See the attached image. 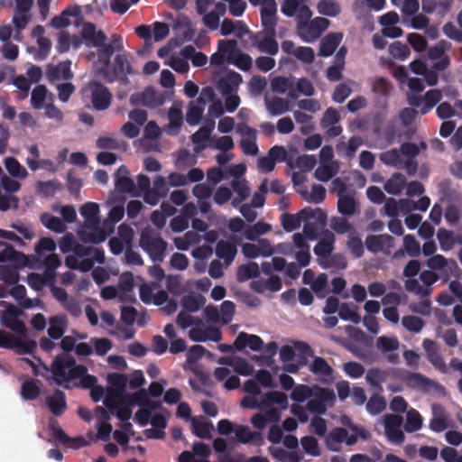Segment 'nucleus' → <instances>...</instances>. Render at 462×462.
I'll use <instances>...</instances> for the list:
<instances>
[{"label":"nucleus","mask_w":462,"mask_h":462,"mask_svg":"<svg viewBox=\"0 0 462 462\" xmlns=\"http://www.w3.org/2000/svg\"><path fill=\"white\" fill-rule=\"evenodd\" d=\"M328 20L322 17L302 22L298 26V34L302 41L312 42L328 27Z\"/></svg>","instance_id":"obj_12"},{"label":"nucleus","mask_w":462,"mask_h":462,"mask_svg":"<svg viewBox=\"0 0 462 462\" xmlns=\"http://www.w3.org/2000/svg\"><path fill=\"white\" fill-rule=\"evenodd\" d=\"M51 375L59 385L66 388L76 380H79L82 386H91L97 383L95 376L87 374L85 366L76 365L75 360L68 355H61L55 359L51 365Z\"/></svg>","instance_id":"obj_3"},{"label":"nucleus","mask_w":462,"mask_h":462,"mask_svg":"<svg viewBox=\"0 0 462 462\" xmlns=\"http://www.w3.org/2000/svg\"><path fill=\"white\" fill-rule=\"evenodd\" d=\"M220 33L223 36L234 34L239 39H244L246 35L250 34L247 26L241 21H233L230 19H224L220 24Z\"/></svg>","instance_id":"obj_39"},{"label":"nucleus","mask_w":462,"mask_h":462,"mask_svg":"<svg viewBox=\"0 0 462 462\" xmlns=\"http://www.w3.org/2000/svg\"><path fill=\"white\" fill-rule=\"evenodd\" d=\"M418 112L412 107H406L400 111L398 116L394 119V125L398 128L397 134L409 135L412 133L411 126L415 120Z\"/></svg>","instance_id":"obj_32"},{"label":"nucleus","mask_w":462,"mask_h":462,"mask_svg":"<svg viewBox=\"0 0 462 462\" xmlns=\"http://www.w3.org/2000/svg\"><path fill=\"white\" fill-rule=\"evenodd\" d=\"M313 217V211L311 208H304L297 214H283L282 216V225L286 232H292L299 228L302 223L308 218Z\"/></svg>","instance_id":"obj_35"},{"label":"nucleus","mask_w":462,"mask_h":462,"mask_svg":"<svg viewBox=\"0 0 462 462\" xmlns=\"http://www.w3.org/2000/svg\"><path fill=\"white\" fill-rule=\"evenodd\" d=\"M134 404L141 406V409L135 414V420L142 426H144L151 420L152 413L150 411L159 407L161 402L152 401L148 397L146 390L142 389L132 393V397L129 400V408L131 409V406Z\"/></svg>","instance_id":"obj_9"},{"label":"nucleus","mask_w":462,"mask_h":462,"mask_svg":"<svg viewBox=\"0 0 462 462\" xmlns=\"http://www.w3.org/2000/svg\"><path fill=\"white\" fill-rule=\"evenodd\" d=\"M115 188L119 192L128 193L133 197L138 196L134 191V183L130 177V172L125 166L119 167L116 171Z\"/></svg>","instance_id":"obj_37"},{"label":"nucleus","mask_w":462,"mask_h":462,"mask_svg":"<svg viewBox=\"0 0 462 462\" xmlns=\"http://www.w3.org/2000/svg\"><path fill=\"white\" fill-rule=\"evenodd\" d=\"M156 289L155 284H148L143 281L139 283V294L141 300L145 303H153L155 305H162L168 300V294L164 291H158L154 293Z\"/></svg>","instance_id":"obj_31"},{"label":"nucleus","mask_w":462,"mask_h":462,"mask_svg":"<svg viewBox=\"0 0 462 462\" xmlns=\"http://www.w3.org/2000/svg\"><path fill=\"white\" fill-rule=\"evenodd\" d=\"M427 266L433 272H439L445 278L456 274L457 265L452 259H447L441 254H435L427 261Z\"/></svg>","instance_id":"obj_21"},{"label":"nucleus","mask_w":462,"mask_h":462,"mask_svg":"<svg viewBox=\"0 0 462 462\" xmlns=\"http://www.w3.org/2000/svg\"><path fill=\"white\" fill-rule=\"evenodd\" d=\"M302 280L305 284L310 285L311 287V289L316 292V294L319 297L324 298L328 293L327 274L319 273V275L316 276L311 270H306L303 273Z\"/></svg>","instance_id":"obj_33"},{"label":"nucleus","mask_w":462,"mask_h":462,"mask_svg":"<svg viewBox=\"0 0 462 462\" xmlns=\"http://www.w3.org/2000/svg\"><path fill=\"white\" fill-rule=\"evenodd\" d=\"M442 99V92L440 89H430L427 91L423 97H420L414 95L408 96V102L413 107L420 108L422 115L430 111L433 106Z\"/></svg>","instance_id":"obj_16"},{"label":"nucleus","mask_w":462,"mask_h":462,"mask_svg":"<svg viewBox=\"0 0 462 462\" xmlns=\"http://www.w3.org/2000/svg\"><path fill=\"white\" fill-rule=\"evenodd\" d=\"M122 47V38L113 35L110 42L100 50V57L95 62V68L107 80L123 79L131 72L130 63L124 55H117L113 64L109 61L112 53Z\"/></svg>","instance_id":"obj_2"},{"label":"nucleus","mask_w":462,"mask_h":462,"mask_svg":"<svg viewBox=\"0 0 462 462\" xmlns=\"http://www.w3.org/2000/svg\"><path fill=\"white\" fill-rule=\"evenodd\" d=\"M226 8L224 3H217L212 12L204 14L203 23L211 30L217 29L219 26L218 14H224L226 13Z\"/></svg>","instance_id":"obj_58"},{"label":"nucleus","mask_w":462,"mask_h":462,"mask_svg":"<svg viewBox=\"0 0 462 462\" xmlns=\"http://www.w3.org/2000/svg\"><path fill=\"white\" fill-rule=\"evenodd\" d=\"M400 22L399 14L396 12L391 11L383 14L379 18V23L382 26V33L387 38H398L403 33L402 28L397 24Z\"/></svg>","instance_id":"obj_24"},{"label":"nucleus","mask_w":462,"mask_h":462,"mask_svg":"<svg viewBox=\"0 0 462 462\" xmlns=\"http://www.w3.org/2000/svg\"><path fill=\"white\" fill-rule=\"evenodd\" d=\"M358 437L366 439L369 437V433L363 428L356 425L351 426V433L346 429L335 428L326 437L325 442L329 450L337 452L341 449L343 442L352 446L357 441Z\"/></svg>","instance_id":"obj_7"},{"label":"nucleus","mask_w":462,"mask_h":462,"mask_svg":"<svg viewBox=\"0 0 462 462\" xmlns=\"http://www.w3.org/2000/svg\"><path fill=\"white\" fill-rule=\"evenodd\" d=\"M60 250L67 254L70 251L74 254H69L65 259V264L69 269L79 270L81 272H88L92 269L93 262L91 259H81L88 254L89 249L86 246L79 245L74 236L70 233L63 236L59 241Z\"/></svg>","instance_id":"obj_6"},{"label":"nucleus","mask_w":462,"mask_h":462,"mask_svg":"<svg viewBox=\"0 0 462 462\" xmlns=\"http://www.w3.org/2000/svg\"><path fill=\"white\" fill-rule=\"evenodd\" d=\"M265 105L267 111L272 116H278L283 114L291 109L290 102L282 97H266Z\"/></svg>","instance_id":"obj_59"},{"label":"nucleus","mask_w":462,"mask_h":462,"mask_svg":"<svg viewBox=\"0 0 462 462\" xmlns=\"http://www.w3.org/2000/svg\"><path fill=\"white\" fill-rule=\"evenodd\" d=\"M411 71L417 75H421L430 86L438 83V75L435 71L430 70L425 63L421 60H414L410 64Z\"/></svg>","instance_id":"obj_56"},{"label":"nucleus","mask_w":462,"mask_h":462,"mask_svg":"<svg viewBox=\"0 0 462 462\" xmlns=\"http://www.w3.org/2000/svg\"><path fill=\"white\" fill-rule=\"evenodd\" d=\"M0 347L14 349L19 355L29 354V341H23L14 334L0 329Z\"/></svg>","instance_id":"obj_30"},{"label":"nucleus","mask_w":462,"mask_h":462,"mask_svg":"<svg viewBox=\"0 0 462 462\" xmlns=\"http://www.w3.org/2000/svg\"><path fill=\"white\" fill-rule=\"evenodd\" d=\"M236 132L241 135L240 145L243 152L248 155H255L258 152L256 144V130L247 125L240 124Z\"/></svg>","instance_id":"obj_23"},{"label":"nucleus","mask_w":462,"mask_h":462,"mask_svg":"<svg viewBox=\"0 0 462 462\" xmlns=\"http://www.w3.org/2000/svg\"><path fill=\"white\" fill-rule=\"evenodd\" d=\"M200 240V235L193 231H189L182 236L175 237L173 243L179 250L187 251L190 245L199 244Z\"/></svg>","instance_id":"obj_64"},{"label":"nucleus","mask_w":462,"mask_h":462,"mask_svg":"<svg viewBox=\"0 0 462 462\" xmlns=\"http://www.w3.org/2000/svg\"><path fill=\"white\" fill-rule=\"evenodd\" d=\"M189 337L194 342H217L221 339V333L217 328L205 325L201 320H198L189 329Z\"/></svg>","instance_id":"obj_15"},{"label":"nucleus","mask_w":462,"mask_h":462,"mask_svg":"<svg viewBox=\"0 0 462 462\" xmlns=\"http://www.w3.org/2000/svg\"><path fill=\"white\" fill-rule=\"evenodd\" d=\"M232 368L228 365H221L215 369L214 376L217 380L224 382V387L227 390L236 389L240 385V380L236 375H231Z\"/></svg>","instance_id":"obj_44"},{"label":"nucleus","mask_w":462,"mask_h":462,"mask_svg":"<svg viewBox=\"0 0 462 462\" xmlns=\"http://www.w3.org/2000/svg\"><path fill=\"white\" fill-rule=\"evenodd\" d=\"M81 93L83 101L98 111L107 109L112 101L110 91L98 82H89L82 88Z\"/></svg>","instance_id":"obj_8"},{"label":"nucleus","mask_w":462,"mask_h":462,"mask_svg":"<svg viewBox=\"0 0 462 462\" xmlns=\"http://www.w3.org/2000/svg\"><path fill=\"white\" fill-rule=\"evenodd\" d=\"M78 236L85 243L99 244L106 239L108 234L101 226V223H97L93 226L81 225Z\"/></svg>","instance_id":"obj_25"},{"label":"nucleus","mask_w":462,"mask_h":462,"mask_svg":"<svg viewBox=\"0 0 462 462\" xmlns=\"http://www.w3.org/2000/svg\"><path fill=\"white\" fill-rule=\"evenodd\" d=\"M310 371L321 381L328 383L333 380V370L321 357H315L310 365Z\"/></svg>","instance_id":"obj_45"},{"label":"nucleus","mask_w":462,"mask_h":462,"mask_svg":"<svg viewBox=\"0 0 462 462\" xmlns=\"http://www.w3.org/2000/svg\"><path fill=\"white\" fill-rule=\"evenodd\" d=\"M213 429V424L204 417H195L191 420L192 432L199 438H210Z\"/></svg>","instance_id":"obj_50"},{"label":"nucleus","mask_w":462,"mask_h":462,"mask_svg":"<svg viewBox=\"0 0 462 462\" xmlns=\"http://www.w3.org/2000/svg\"><path fill=\"white\" fill-rule=\"evenodd\" d=\"M282 50L290 55H293L304 63H311L315 58V52L310 47L296 46L291 41H284L282 43Z\"/></svg>","instance_id":"obj_34"},{"label":"nucleus","mask_w":462,"mask_h":462,"mask_svg":"<svg viewBox=\"0 0 462 462\" xmlns=\"http://www.w3.org/2000/svg\"><path fill=\"white\" fill-rule=\"evenodd\" d=\"M439 275L432 270H425L420 273L419 279H408L405 289L417 295L426 296L430 293V286L436 282Z\"/></svg>","instance_id":"obj_11"},{"label":"nucleus","mask_w":462,"mask_h":462,"mask_svg":"<svg viewBox=\"0 0 462 462\" xmlns=\"http://www.w3.org/2000/svg\"><path fill=\"white\" fill-rule=\"evenodd\" d=\"M81 40L85 41L87 45H92L98 48V58L100 57V50L105 43L106 37L101 31L97 30L96 26L90 23H84L80 32Z\"/></svg>","instance_id":"obj_29"},{"label":"nucleus","mask_w":462,"mask_h":462,"mask_svg":"<svg viewBox=\"0 0 462 462\" xmlns=\"http://www.w3.org/2000/svg\"><path fill=\"white\" fill-rule=\"evenodd\" d=\"M235 346L238 350H245L246 347L253 351H258L262 348L263 342L256 335L241 332L235 340Z\"/></svg>","instance_id":"obj_43"},{"label":"nucleus","mask_w":462,"mask_h":462,"mask_svg":"<svg viewBox=\"0 0 462 462\" xmlns=\"http://www.w3.org/2000/svg\"><path fill=\"white\" fill-rule=\"evenodd\" d=\"M366 247L372 252L383 251L389 253L393 246V239L389 235L369 236L365 241Z\"/></svg>","instance_id":"obj_41"},{"label":"nucleus","mask_w":462,"mask_h":462,"mask_svg":"<svg viewBox=\"0 0 462 462\" xmlns=\"http://www.w3.org/2000/svg\"><path fill=\"white\" fill-rule=\"evenodd\" d=\"M127 377L121 374H111L107 376V388L104 404L107 411L103 408H97L102 417L107 418L109 414H115L121 420H128L132 416V409L129 408V400L132 394H125Z\"/></svg>","instance_id":"obj_1"},{"label":"nucleus","mask_w":462,"mask_h":462,"mask_svg":"<svg viewBox=\"0 0 462 462\" xmlns=\"http://www.w3.org/2000/svg\"><path fill=\"white\" fill-rule=\"evenodd\" d=\"M274 35V27L273 29L265 28L264 32L253 35V44L260 51L274 55L278 52V43L275 41Z\"/></svg>","instance_id":"obj_20"},{"label":"nucleus","mask_w":462,"mask_h":462,"mask_svg":"<svg viewBox=\"0 0 462 462\" xmlns=\"http://www.w3.org/2000/svg\"><path fill=\"white\" fill-rule=\"evenodd\" d=\"M31 37L35 40L37 44V47H33L35 58L39 60L44 59L51 51V41L44 36L43 27L36 26L33 29Z\"/></svg>","instance_id":"obj_38"},{"label":"nucleus","mask_w":462,"mask_h":462,"mask_svg":"<svg viewBox=\"0 0 462 462\" xmlns=\"http://www.w3.org/2000/svg\"><path fill=\"white\" fill-rule=\"evenodd\" d=\"M254 6H260L262 24L273 29L277 22V5L274 0H248Z\"/></svg>","instance_id":"obj_19"},{"label":"nucleus","mask_w":462,"mask_h":462,"mask_svg":"<svg viewBox=\"0 0 462 462\" xmlns=\"http://www.w3.org/2000/svg\"><path fill=\"white\" fill-rule=\"evenodd\" d=\"M226 62L244 71L249 70L253 64L252 58L237 48L235 40H220L217 51L210 57V64L221 66Z\"/></svg>","instance_id":"obj_5"},{"label":"nucleus","mask_w":462,"mask_h":462,"mask_svg":"<svg viewBox=\"0 0 462 462\" xmlns=\"http://www.w3.org/2000/svg\"><path fill=\"white\" fill-rule=\"evenodd\" d=\"M335 238L331 233L326 234L324 237L314 247V253L319 257V262L324 268H328L333 263L330 262L329 257L333 250V244Z\"/></svg>","instance_id":"obj_26"},{"label":"nucleus","mask_w":462,"mask_h":462,"mask_svg":"<svg viewBox=\"0 0 462 462\" xmlns=\"http://www.w3.org/2000/svg\"><path fill=\"white\" fill-rule=\"evenodd\" d=\"M22 310L12 304H9L1 315V321L4 326L15 333L23 334L26 331L24 323L19 319Z\"/></svg>","instance_id":"obj_22"},{"label":"nucleus","mask_w":462,"mask_h":462,"mask_svg":"<svg viewBox=\"0 0 462 462\" xmlns=\"http://www.w3.org/2000/svg\"><path fill=\"white\" fill-rule=\"evenodd\" d=\"M280 357L283 362V369L288 373H296L300 365L293 362L295 357V350L291 346H283L280 349Z\"/></svg>","instance_id":"obj_60"},{"label":"nucleus","mask_w":462,"mask_h":462,"mask_svg":"<svg viewBox=\"0 0 462 462\" xmlns=\"http://www.w3.org/2000/svg\"><path fill=\"white\" fill-rule=\"evenodd\" d=\"M346 53V48L342 47L339 49L336 55L335 64L329 67L327 70V76L328 79L337 81L341 79V72L345 65V56Z\"/></svg>","instance_id":"obj_57"},{"label":"nucleus","mask_w":462,"mask_h":462,"mask_svg":"<svg viewBox=\"0 0 462 462\" xmlns=\"http://www.w3.org/2000/svg\"><path fill=\"white\" fill-rule=\"evenodd\" d=\"M142 282L141 277L134 278L131 273H124L120 276L118 289L120 291V300H131L134 298L133 288Z\"/></svg>","instance_id":"obj_40"},{"label":"nucleus","mask_w":462,"mask_h":462,"mask_svg":"<svg viewBox=\"0 0 462 462\" xmlns=\"http://www.w3.org/2000/svg\"><path fill=\"white\" fill-rule=\"evenodd\" d=\"M342 41V34L333 33L325 37L320 43L319 53L322 56H330Z\"/></svg>","instance_id":"obj_62"},{"label":"nucleus","mask_w":462,"mask_h":462,"mask_svg":"<svg viewBox=\"0 0 462 462\" xmlns=\"http://www.w3.org/2000/svg\"><path fill=\"white\" fill-rule=\"evenodd\" d=\"M61 263V261L58 254H50L44 259V264L46 267V278H43L38 274L31 273V287L35 290H40L45 283V280H51L52 277L51 272L57 269Z\"/></svg>","instance_id":"obj_28"},{"label":"nucleus","mask_w":462,"mask_h":462,"mask_svg":"<svg viewBox=\"0 0 462 462\" xmlns=\"http://www.w3.org/2000/svg\"><path fill=\"white\" fill-rule=\"evenodd\" d=\"M82 45V40L77 35H70L67 32H60L58 34L56 49L60 52H67L70 49L78 50Z\"/></svg>","instance_id":"obj_46"},{"label":"nucleus","mask_w":462,"mask_h":462,"mask_svg":"<svg viewBox=\"0 0 462 462\" xmlns=\"http://www.w3.org/2000/svg\"><path fill=\"white\" fill-rule=\"evenodd\" d=\"M80 14L81 8L79 5H72L54 17L51 20V25L56 29L67 27L71 23L70 17H79Z\"/></svg>","instance_id":"obj_49"},{"label":"nucleus","mask_w":462,"mask_h":462,"mask_svg":"<svg viewBox=\"0 0 462 462\" xmlns=\"http://www.w3.org/2000/svg\"><path fill=\"white\" fill-rule=\"evenodd\" d=\"M140 245L153 261L160 260L166 248L165 242L149 229L143 231Z\"/></svg>","instance_id":"obj_13"},{"label":"nucleus","mask_w":462,"mask_h":462,"mask_svg":"<svg viewBox=\"0 0 462 462\" xmlns=\"http://www.w3.org/2000/svg\"><path fill=\"white\" fill-rule=\"evenodd\" d=\"M336 394L333 390L315 385L314 393L307 402V410L315 414H325L334 405Z\"/></svg>","instance_id":"obj_10"},{"label":"nucleus","mask_w":462,"mask_h":462,"mask_svg":"<svg viewBox=\"0 0 462 462\" xmlns=\"http://www.w3.org/2000/svg\"><path fill=\"white\" fill-rule=\"evenodd\" d=\"M338 171L337 162H319L315 177L320 181H328Z\"/></svg>","instance_id":"obj_63"},{"label":"nucleus","mask_w":462,"mask_h":462,"mask_svg":"<svg viewBox=\"0 0 462 462\" xmlns=\"http://www.w3.org/2000/svg\"><path fill=\"white\" fill-rule=\"evenodd\" d=\"M437 239L440 249L444 252L451 250L456 245L462 244V236H456L453 232L445 228H439L437 232Z\"/></svg>","instance_id":"obj_47"},{"label":"nucleus","mask_w":462,"mask_h":462,"mask_svg":"<svg viewBox=\"0 0 462 462\" xmlns=\"http://www.w3.org/2000/svg\"><path fill=\"white\" fill-rule=\"evenodd\" d=\"M356 208L357 202L353 192L338 198L337 209L342 215L352 216L356 213Z\"/></svg>","instance_id":"obj_61"},{"label":"nucleus","mask_w":462,"mask_h":462,"mask_svg":"<svg viewBox=\"0 0 462 462\" xmlns=\"http://www.w3.org/2000/svg\"><path fill=\"white\" fill-rule=\"evenodd\" d=\"M339 121V115L334 109H328L322 119V126L327 129V133L330 136H337L341 133V128L337 126V123Z\"/></svg>","instance_id":"obj_55"},{"label":"nucleus","mask_w":462,"mask_h":462,"mask_svg":"<svg viewBox=\"0 0 462 462\" xmlns=\"http://www.w3.org/2000/svg\"><path fill=\"white\" fill-rule=\"evenodd\" d=\"M263 411L252 417L251 422L254 428L263 430L267 423L276 422L282 417V412L288 408V396L279 391L268 392L262 398Z\"/></svg>","instance_id":"obj_4"},{"label":"nucleus","mask_w":462,"mask_h":462,"mask_svg":"<svg viewBox=\"0 0 462 462\" xmlns=\"http://www.w3.org/2000/svg\"><path fill=\"white\" fill-rule=\"evenodd\" d=\"M220 365H228L232 370L243 376L253 374V365L245 359L239 356H222L218 359Z\"/></svg>","instance_id":"obj_36"},{"label":"nucleus","mask_w":462,"mask_h":462,"mask_svg":"<svg viewBox=\"0 0 462 462\" xmlns=\"http://www.w3.org/2000/svg\"><path fill=\"white\" fill-rule=\"evenodd\" d=\"M241 252L245 257L254 259L260 256L269 257L275 252V249L268 239L262 238L254 243L242 245Z\"/></svg>","instance_id":"obj_17"},{"label":"nucleus","mask_w":462,"mask_h":462,"mask_svg":"<svg viewBox=\"0 0 462 462\" xmlns=\"http://www.w3.org/2000/svg\"><path fill=\"white\" fill-rule=\"evenodd\" d=\"M383 422L387 439L393 443H402L404 438L402 430V418L398 415L390 414L384 417Z\"/></svg>","instance_id":"obj_27"},{"label":"nucleus","mask_w":462,"mask_h":462,"mask_svg":"<svg viewBox=\"0 0 462 462\" xmlns=\"http://www.w3.org/2000/svg\"><path fill=\"white\" fill-rule=\"evenodd\" d=\"M173 29L184 41H191L195 36V30L190 19L183 14L177 15Z\"/></svg>","instance_id":"obj_42"},{"label":"nucleus","mask_w":462,"mask_h":462,"mask_svg":"<svg viewBox=\"0 0 462 462\" xmlns=\"http://www.w3.org/2000/svg\"><path fill=\"white\" fill-rule=\"evenodd\" d=\"M213 97L214 90L211 88H207L202 90L199 98L189 104L186 116L187 122L189 125H195L199 123L205 109V100L212 99Z\"/></svg>","instance_id":"obj_18"},{"label":"nucleus","mask_w":462,"mask_h":462,"mask_svg":"<svg viewBox=\"0 0 462 462\" xmlns=\"http://www.w3.org/2000/svg\"><path fill=\"white\" fill-rule=\"evenodd\" d=\"M20 256L23 258V265L29 266V255L21 254L11 245L0 242V263L17 262Z\"/></svg>","instance_id":"obj_54"},{"label":"nucleus","mask_w":462,"mask_h":462,"mask_svg":"<svg viewBox=\"0 0 462 462\" xmlns=\"http://www.w3.org/2000/svg\"><path fill=\"white\" fill-rule=\"evenodd\" d=\"M433 419L430 421V427L433 431L440 432L446 430L449 425V418L439 405L432 406Z\"/></svg>","instance_id":"obj_51"},{"label":"nucleus","mask_w":462,"mask_h":462,"mask_svg":"<svg viewBox=\"0 0 462 462\" xmlns=\"http://www.w3.org/2000/svg\"><path fill=\"white\" fill-rule=\"evenodd\" d=\"M151 424L152 428L145 430V435L150 439H162L164 437V428L166 427V419L162 413L152 415Z\"/></svg>","instance_id":"obj_52"},{"label":"nucleus","mask_w":462,"mask_h":462,"mask_svg":"<svg viewBox=\"0 0 462 462\" xmlns=\"http://www.w3.org/2000/svg\"><path fill=\"white\" fill-rule=\"evenodd\" d=\"M242 82L243 78L239 73L224 69L217 74L216 87L223 96H227L236 93Z\"/></svg>","instance_id":"obj_14"},{"label":"nucleus","mask_w":462,"mask_h":462,"mask_svg":"<svg viewBox=\"0 0 462 462\" xmlns=\"http://www.w3.org/2000/svg\"><path fill=\"white\" fill-rule=\"evenodd\" d=\"M236 247L233 243L219 241L217 245L216 254L225 262L226 266L231 264L236 255Z\"/></svg>","instance_id":"obj_53"},{"label":"nucleus","mask_w":462,"mask_h":462,"mask_svg":"<svg viewBox=\"0 0 462 462\" xmlns=\"http://www.w3.org/2000/svg\"><path fill=\"white\" fill-rule=\"evenodd\" d=\"M79 212L84 219L82 225L93 226L94 224L101 223L98 204L87 202L81 206Z\"/></svg>","instance_id":"obj_48"}]
</instances>
